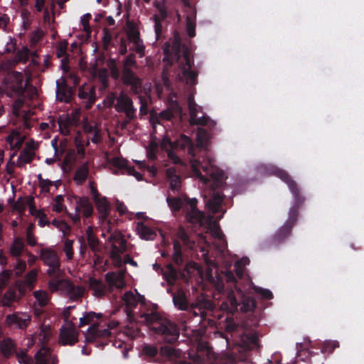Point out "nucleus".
I'll use <instances>...</instances> for the list:
<instances>
[{"label":"nucleus","instance_id":"obj_1","mask_svg":"<svg viewBox=\"0 0 364 364\" xmlns=\"http://www.w3.org/2000/svg\"><path fill=\"white\" fill-rule=\"evenodd\" d=\"M122 300L125 304V311L130 323H142L147 326L155 334L160 335L164 342L174 343L179 337V329L176 323L163 318L156 311H134L139 304L140 308L146 305L144 296L136 297L131 291L124 293Z\"/></svg>","mask_w":364,"mask_h":364},{"label":"nucleus","instance_id":"obj_2","mask_svg":"<svg viewBox=\"0 0 364 364\" xmlns=\"http://www.w3.org/2000/svg\"><path fill=\"white\" fill-rule=\"evenodd\" d=\"M192 171L193 174L202 181L205 184H209L211 191V197L207 201L206 205L213 214L222 213L223 215L226 210L222 208L224 195L218 191L223 188L227 177L223 171L212 164L210 161L201 162L198 159L192 161ZM223 217L221 215L219 219Z\"/></svg>","mask_w":364,"mask_h":364},{"label":"nucleus","instance_id":"obj_3","mask_svg":"<svg viewBox=\"0 0 364 364\" xmlns=\"http://www.w3.org/2000/svg\"><path fill=\"white\" fill-rule=\"evenodd\" d=\"M269 170L272 174L277 176L287 184L294 198V204L289 210L288 220L273 236L274 242L280 243L291 235L292 228L297 221L299 208L304 203L305 198L301 195L298 184L287 171L275 166L271 167Z\"/></svg>","mask_w":364,"mask_h":364},{"label":"nucleus","instance_id":"obj_4","mask_svg":"<svg viewBox=\"0 0 364 364\" xmlns=\"http://www.w3.org/2000/svg\"><path fill=\"white\" fill-rule=\"evenodd\" d=\"M102 314L94 311L85 312L82 317L80 318L79 328L86 325H90L85 333V341L94 343L100 338H108L111 336V328H114L117 323H109L99 321Z\"/></svg>","mask_w":364,"mask_h":364},{"label":"nucleus","instance_id":"obj_5","mask_svg":"<svg viewBox=\"0 0 364 364\" xmlns=\"http://www.w3.org/2000/svg\"><path fill=\"white\" fill-rule=\"evenodd\" d=\"M173 303L174 306L181 311H187L193 316H200V322L205 321L208 315L207 311H212L213 303L203 296H198L196 301L189 304L186 293L178 290L176 293L172 292Z\"/></svg>","mask_w":364,"mask_h":364},{"label":"nucleus","instance_id":"obj_6","mask_svg":"<svg viewBox=\"0 0 364 364\" xmlns=\"http://www.w3.org/2000/svg\"><path fill=\"white\" fill-rule=\"evenodd\" d=\"M259 347V334L255 331L244 333L241 336V345L227 353V359L232 364L246 363L250 350Z\"/></svg>","mask_w":364,"mask_h":364},{"label":"nucleus","instance_id":"obj_7","mask_svg":"<svg viewBox=\"0 0 364 364\" xmlns=\"http://www.w3.org/2000/svg\"><path fill=\"white\" fill-rule=\"evenodd\" d=\"M175 57L178 63V77L179 80L185 82L187 85H195L197 83L198 73L192 70L193 59L190 50L187 47H184L182 55H181L178 48L175 53Z\"/></svg>","mask_w":364,"mask_h":364},{"label":"nucleus","instance_id":"obj_8","mask_svg":"<svg viewBox=\"0 0 364 364\" xmlns=\"http://www.w3.org/2000/svg\"><path fill=\"white\" fill-rule=\"evenodd\" d=\"M238 294L239 299L232 291H230L227 301L223 303L222 306H226L231 313L238 310L242 312L253 311L257 306L256 301L250 296H245L240 290Z\"/></svg>","mask_w":364,"mask_h":364},{"label":"nucleus","instance_id":"obj_9","mask_svg":"<svg viewBox=\"0 0 364 364\" xmlns=\"http://www.w3.org/2000/svg\"><path fill=\"white\" fill-rule=\"evenodd\" d=\"M0 353L5 358H10L16 356L21 364H31L33 359L28 356L26 350H18L16 343L11 338H4L0 341Z\"/></svg>","mask_w":364,"mask_h":364},{"label":"nucleus","instance_id":"obj_10","mask_svg":"<svg viewBox=\"0 0 364 364\" xmlns=\"http://www.w3.org/2000/svg\"><path fill=\"white\" fill-rule=\"evenodd\" d=\"M187 104L190 115L189 122L191 125L208 126L210 129L215 127L216 122L208 115L198 116L199 112H202V107L196 103L193 94L188 95Z\"/></svg>","mask_w":364,"mask_h":364},{"label":"nucleus","instance_id":"obj_11","mask_svg":"<svg viewBox=\"0 0 364 364\" xmlns=\"http://www.w3.org/2000/svg\"><path fill=\"white\" fill-rule=\"evenodd\" d=\"M108 240L111 243L109 257L117 267H121L122 266L121 255L124 253L127 250V240L124 238V235L120 232L111 234Z\"/></svg>","mask_w":364,"mask_h":364},{"label":"nucleus","instance_id":"obj_12","mask_svg":"<svg viewBox=\"0 0 364 364\" xmlns=\"http://www.w3.org/2000/svg\"><path fill=\"white\" fill-rule=\"evenodd\" d=\"M48 285L51 290H58L59 289L64 290L73 301L80 299L83 296L85 291L82 287L75 286L67 279H52L49 281Z\"/></svg>","mask_w":364,"mask_h":364},{"label":"nucleus","instance_id":"obj_13","mask_svg":"<svg viewBox=\"0 0 364 364\" xmlns=\"http://www.w3.org/2000/svg\"><path fill=\"white\" fill-rule=\"evenodd\" d=\"M161 146L162 149L168 151L169 149L185 150L188 149V153L191 156H195V148L192 140L185 134L181 136L174 141H172L170 138L164 137Z\"/></svg>","mask_w":364,"mask_h":364},{"label":"nucleus","instance_id":"obj_14","mask_svg":"<svg viewBox=\"0 0 364 364\" xmlns=\"http://www.w3.org/2000/svg\"><path fill=\"white\" fill-rule=\"evenodd\" d=\"M121 82L124 85L130 87V91L133 94L139 95L142 92V80L132 68H122Z\"/></svg>","mask_w":364,"mask_h":364},{"label":"nucleus","instance_id":"obj_15","mask_svg":"<svg viewBox=\"0 0 364 364\" xmlns=\"http://www.w3.org/2000/svg\"><path fill=\"white\" fill-rule=\"evenodd\" d=\"M40 259L49 267L47 274L49 277L56 275L60 270V261L57 252L51 249L45 248L41 250Z\"/></svg>","mask_w":364,"mask_h":364},{"label":"nucleus","instance_id":"obj_16","mask_svg":"<svg viewBox=\"0 0 364 364\" xmlns=\"http://www.w3.org/2000/svg\"><path fill=\"white\" fill-rule=\"evenodd\" d=\"M115 109L118 112H124L126 117L133 120L136 117V109L133 105V101L126 93L121 92L117 97Z\"/></svg>","mask_w":364,"mask_h":364},{"label":"nucleus","instance_id":"obj_17","mask_svg":"<svg viewBox=\"0 0 364 364\" xmlns=\"http://www.w3.org/2000/svg\"><path fill=\"white\" fill-rule=\"evenodd\" d=\"M79 332L74 321L63 325L60 329L59 342L63 346H73L78 341Z\"/></svg>","mask_w":364,"mask_h":364},{"label":"nucleus","instance_id":"obj_18","mask_svg":"<svg viewBox=\"0 0 364 364\" xmlns=\"http://www.w3.org/2000/svg\"><path fill=\"white\" fill-rule=\"evenodd\" d=\"M6 89L9 96L23 97L26 92L23 76L18 73L6 79Z\"/></svg>","mask_w":364,"mask_h":364},{"label":"nucleus","instance_id":"obj_19","mask_svg":"<svg viewBox=\"0 0 364 364\" xmlns=\"http://www.w3.org/2000/svg\"><path fill=\"white\" fill-rule=\"evenodd\" d=\"M31 316L26 313L14 312L6 316V324L12 328L26 329L31 323Z\"/></svg>","mask_w":364,"mask_h":364},{"label":"nucleus","instance_id":"obj_20","mask_svg":"<svg viewBox=\"0 0 364 364\" xmlns=\"http://www.w3.org/2000/svg\"><path fill=\"white\" fill-rule=\"evenodd\" d=\"M197 200H188L186 204V219L189 223L203 226L205 223V215L197 208Z\"/></svg>","mask_w":364,"mask_h":364},{"label":"nucleus","instance_id":"obj_21","mask_svg":"<svg viewBox=\"0 0 364 364\" xmlns=\"http://www.w3.org/2000/svg\"><path fill=\"white\" fill-rule=\"evenodd\" d=\"M183 3L185 9L184 11L186 15V32L190 38H193L196 36V9L191 5L189 0H181Z\"/></svg>","mask_w":364,"mask_h":364},{"label":"nucleus","instance_id":"obj_22","mask_svg":"<svg viewBox=\"0 0 364 364\" xmlns=\"http://www.w3.org/2000/svg\"><path fill=\"white\" fill-rule=\"evenodd\" d=\"M77 96L82 100V106L89 109L96 100L95 89L90 85H84L79 88Z\"/></svg>","mask_w":364,"mask_h":364},{"label":"nucleus","instance_id":"obj_23","mask_svg":"<svg viewBox=\"0 0 364 364\" xmlns=\"http://www.w3.org/2000/svg\"><path fill=\"white\" fill-rule=\"evenodd\" d=\"M56 100L60 102H70L72 100L73 90L64 77L56 81Z\"/></svg>","mask_w":364,"mask_h":364},{"label":"nucleus","instance_id":"obj_24","mask_svg":"<svg viewBox=\"0 0 364 364\" xmlns=\"http://www.w3.org/2000/svg\"><path fill=\"white\" fill-rule=\"evenodd\" d=\"M109 163L122 171V173L126 172L128 175L134 176L138 181L143 179L142 175L136 171L134 166H129L127 160L122 157H113L109 160Z\"/></svg>","mask_w":364,"mask_h":364},{"label":"nucleus","instance_id":"obj_25","mask_svg":"<svg viewBox=\"0 0 364 364\" xmlns=\"http://www.w3.org/2000/svg\"><path fill=\"white\" fill-rule=\"evenodd\" d=\"M68 200L72 201L75 200L77 205L75 208L76 213L82 210L83 216L90 218L93 213V206L87 197H77L76 196H68Z\"/></svg>","mask_w":364,"mask_h":364},{"label":"nucleus","instance_id":"obj_26","mask_svg":"<svg viewBox=\"0 0 364 364\" xmlns=\"http://www.w3.org/2000/svg\"><path fill=\"white\" fill-rule=\"evenodd\" d=\"M153 269L156 272H160L169 285H173L178 279V272L171 263L166 264V270L158 263L153 264Z\"/></svg>","mask_w":364,"mask_h":364},{"label":"nucleus","instance_id":"obj_27","mask_svg":"<svg viewBox=\"0 0 364 364\" xmlns=\"http://www.w3.org/2000/svg\"><path fill=\"white\" fill-rule=\"evenodd\" d=\"M124 277V275L123 272H107L105 274V279L110 291H112L114 287L117 289L124 288L125 286Z\"/></svg>","mask_w":364,"mask_h":364},{"label":"nucleus","instance_id":"obj_28","mask_svg":"<svg viewBox=\"0 0 364 364\" xmlns=\"http://www.w3.org/2000/svg\"><path fill=\"white\" fill-rule=\"evenodd\" d=\"M89 287L93 291V295L97 297H102L107 291V285L102 280L94 277L90 278Z\"/></svg>","mask_w":364,"mask_h":364},{"label":"nucleus","instance_id":"obj_29","mask_svg":"<svg viewBox=\"0 0 364 364\" xmlns=\"http://www.w3.org/2000/svg\"><path fill=\"white\" fill-rule=\"evenodd\" d=\"M173 252L172 254V261L178 267H182L184 263V256L182 252V246L178 240L173 241Z\"/></svg>","mask_w":364,"mask_h":364},{"label":"nucleus","instance_id":"obj_30","mask_svg":"<svg viewBox=\"0 0 364 364\" xmlns=\"http://www.w3.org/2000/svg\"><path fill=\"white\" fill-rule=\"evenodd\" d=\"M102 220H106L109 214V204L106 197L94 200Z\"/></svg>","mask_w":364,"mask_h":364},{"label":"nucleus","instance_id":"obj_31","mask_svg":"<svg viewBox=\"0 0 364 364\" xmlns=\"http://www.w3.org/2000/svg\"><path fill=\"white\" fill-rule=\"evenodd\" d=\"M89 175V168L87 163L81 165L75 171L73 180L77 185L83 184Z\"/></svg>","mask_w":364,"mask_h":364},{"label":"nucleus","instance_id":"obj_32","mask_svg":"<svg viewBox=\"0 0 364 364\" xmlns=\"http://www.w3.org/2000/svg\"><path fill=\"white\" fill-rule=\"evenodd\" d=\"M137 230L141 238L146 240H152L156 236V232L142 222L137 224Z\"/></svg>","mask_w":364,"mask_h":364},{"label":"nucleus","instance_id":"obj_33","mask_svg":"<svg viewBox=\"0 0 364 364\" xmlns=\"http://www.w3.org/2000/svg\"><path fill=\"white\" fill-rule=\"evenodd\" d=\"M210 134L203 128H199L196 134L197 146L200 148L207 149L208 146Z\"/></svg>","mask_w":364,"mask_h":364},{"label":"nucleus","instance_id":"obj_34","mask_svg":"<svg viewBox=\"0 0 364 364\" xmlns=\"http://www.w3.org/2000/svg\"><path fill=\"white\" fill-rule=\"evenodd\" d=\"M25 248L23 240L21 237L15 238L10 247V252L12 256L18 257L21 255Z\"/></svg>","mask_w":364,"mask_h":364},{"label":"nucleus","instance_id":"obj_35","mask_svg":"<svg viewBox=\"0 0 364 364\" xmlns=\"http://www.w3.org/2000/svg\"><path fill=\"white\" fill-rule=\"evenodd\" d=\"M33 296L36 299V304L41 307L46 306L50 302V296L46 291L37 290L33 292Z\"/></svg>","mask_w":364,"mask_h":364},{"label":"nucleus","instance_id":"obj_36","mask_svg":"<svg viewBox=\"0 0 364 364\" xmlns=\"http://www.w3.org/2000/svg\"><path fill=\"white\" fill-rule=\"evenodd\" d=\"M177 240L181 242H183V245L186 246L187 247L192 248V247L194 245L195 242L191 241L189 235L186 232L184 228L182 226H180L178 229V231L176 232Z\"/></svg>","mask_w":364,"mask_h":364},{"label":"nucleus","instance_id":"obj_37","mask_svg":"<svg viewBox=\"0 0 364 364\" xmlns=\"http://www.w3.org/2000/svg\"><path fill=\"white\" fill-rule=\"evenodd\" d=\"M154 6L157 9L159 14H156L159 20L164 21L168 16V8L166 4L165 0L155 1Z\"/></svg>","mask_w":364,"mask_h":364},{"label":"nucleus","instance_id":"obj_38","mask_svg":"<svg viewBox=\"0 0 364 364\" xmlns=\"http://www.w3.org/2000/svg\"><path fill=\"white\" fill-rule=\"evenodd\" d=\"M37 275L38 270L36 269H33L28 272L23 279L24 284L31 289H33L35 283L36 282Z\"/></svg>","mask_w":364,"mask_h":364},{"label":"nucleus","instance_id":"obj_39","mask_svg":"<svg viewBox=\"0 0 364 364\" xmlns=\"http://www.w3.org/2000/svg\"><path fill=\"white\" fill-rule=\"evenodd\" d=\"M207 223L208 224L209 229L212 235L220 240H223L225 236L222 232L218 224L213 222L212 218H208Z\"/></svg>","mask_w":364,"mask_h":364},{"label":"nucleus","instance_id":"obj_40","mask_svg":"<svg viewBox=\"0 0 364 364\" xmlns=\"http://www.w3.org/2000/svg\"><path fill=\"white\" fill-rule=\"evenodd\" d=\"M142 353L148 360L151 361L158 355V348L154 345L146 344L142 348Z\"/></svg>","mask_w":364,"mask_h":364},{"label":"nucleus","instance_id":"obj_41","mask_svg":"<svg viewBox=\"0 0 364 364\" xmlns=\"http://www.w3.org/2000/svg\"><path fill=\"white\" fill-rule=\"evenodd\" d=\"M166 201L169 208L173 211H179L183 205V201L181 198L178 197L168 196L166 198Z\"/></svg>","mask_w":364,"mask_h":364},{"label":"nucleus","instance_id":"obj_42","mask_svg":"<svg viewBox=\"0 0 364 364\" xmlns=\"http://www.w3.org/2000/svg\"><path fill=\"white\" fill-rule=\"evenodd\" d=\"M57 122L60 133L65 136L69 135L70 132V119L68 118L63 119L60 116Z\"/></svg>","mask_w":364,"mask_h":364},{"label":"nucleus","instance_id":"obj_43","mask_svg":"<svg viewBox=\"0 0 364 364\" xmlns=\"http://www.w3.org/2000/svg\"><path fill=\"white\" fill-rule=\"evenodd\" d=\"M35 229V225L31 223L26 228V242L27 244L31 247H34L37 245L36 238L33 233Z\"/></svg>","mask_w":364,"mask_h":364},{"label":"nucleus","instance_id":"obj_44","mask_svg":"<svg viewBox=\"0 0 364 364\" xmlns=\"http://www.w3.org/2000/svg\"><path fill=\"white\" fill-rule=\"evenodd\" d=\"M63 202L64 198L62 195L56 196L52 207L53 210L57 213H61L64 209H65V207L63 205Z\"/></svg>","mask_w":364,"mask_h":364},{"label":"nucleus","instance_id":"obj_45","mask_svg":"<svg viewBox=\"0 0 364 364\" xmlns=\"http://www.w3.org/2000/svg\"><path fill=\"white\" fill-rule=\"evenodd\" d=\"M252 289L255 293L260 294L263 299L271 300L273 298L272 292L267 289L257 286H254Z\"/></svg>","mask_w":364,"mask_h":364},{"label":"nucleus","instance_id":"obj_46","mask_svg":"<svg viewBox=\"0 0 364 364\" xmlns=\"http://www.w3.org/2000/svg\"><path fill=\"white\" fill-rule=\"evenodd\" d=\"M34 157V153L28 149H23L18 156V160L24 164H30Z\"/></svg>","mask_w":364,"mask_h":364},{"label":"nucleus","instance_id":"obj_47","mask_svg":"<svg viewBox=\"0 0 364 364\" xmlns=\"http://www.w3.org/2000/svg\"><path fill=\"white\" fill-rule=\"evenodd\" d=\"M127 37L129 41L133 43L142 41L140 38L139 31L134 27L129 28L127 31Z\"/></svg>","mask_w":364,"mask_h":364},{"label":"nucleus","instance_id":"obj_48","mask_svg":"<svg viewBox=\"0 0 364 364\" xmlns=\"http://www.w3.org/2000/svg\"><path fill=\"white\" fill-rule=\"evenodd\" d=\"M73 245V240L68 239L65 241L63 251L65 252L68 259H72L73 258L74 251Z\"/></svg>","mask_w":364,"mask_h":364},{"label":"nucleus","instance_id":"obj_49","mask_svg":"<svg viewBox=\"0 0 364 364\" xmlns=\"http://www.w3.org/2000/svg\"><path fill=\"white\" fill-rule=\"evenodd\" d=\"M339 346V344L337 341H326L323 343L321 351L323 353H331L336 348Z\"/></svg>","mask_w":364,"mask_h":364},{"label":"nucleus","instance_id":"obj_50","mask_svg":"<svg viewBox=\"0 0 364 364\" xmlns=\"http://www.w3.org/2000/svg\"><path fill=\"white\" fill-rule=\"evenodd\" d=\"M158 151V144L154 141H151L147 148V156L151 160H154L156 158V152Z\"/></svg>","mask_w":364,"mask_h":364},{"label":"nucleus","instance_id":"obj_51","mask_svg":"<svg viewBox=\"0 0 364 364\" xmlns=\"http://www.w3.org/2000/svg\"><path fill=\"white\" fill-rule=\"evenodd\" d=\"M87 240L88 246L92 252H101V249L99 247L100 240L95 235L93 237H90V238H88Z\"/></svg>","mask_w":364,"mask_h":364},{"label":"nucleus","instance_id":"obj_52","mask_svg":"<svg viewBox=\"0 0 364 364\" xmlns=\"http://www.w3.org/2000/svg\"><path fill=\"white\" fill-rule=\"evenodd\" d=\"M135 54L134 53H130L129 54L126 58L124 59V62H123V68H136L137 67V63H136V61L135 60Z\"/></svg>","mask_w":364,"mask_h":364},{"label":"nucleus","instance_id":"obj_53","mask_svg":"<svg viewBox=\"0 0 364 364\" xmlns=\"http://www.w3.org/2000/svg\"><path fill=\"white\" fill-rule=\"evenodd\" d=\"M176 350L175 349L168 346H164L161 347L160 354L163 357L171 358L175 355Z\"/></svg>","mask_w":364,"mask_h":364},{"label":"nucleus","instance_id":"obj_54","mask_svg":"<svg viewBox=\"0 0 364 364\" xmlns=\"http://www.w3.org/2000/svg\"><path fill=\"white\" fill-rule=\"evenodd\" d=\"M109 67L110 69V73H111L112 77L114 80H118V79L121 80V73H120L119 70L118 69L117 64L114 60H112L109 62Z\"/></svg>","mask_w":364,"mask_h":364},{"label":"nucleus","instance_id":"obj_55","mask_svg":"<svg viewBox=\"0 0 364 364\" xmlns=\"http://www.w3.org/2000/svg\"><path fill=\"white\" fill-rule=\"evenodd\" d=\"M26 269V263L25 261L18 259L15 267L14 273L16 277H21Z\"/></svg>","mask_w":364,"mask_h":364},{"label":"nucleus","instance_id":"obj_56","mask_svg":"<svg viewBox=\"0 0 364 364\" xmlns=\"http://www.w3.org/2000/svg\"><path fill=\"white\" fill-rule=\"evenodd\" d=\"M26 205H28L29 212L31 215L36 216L40 210L36 209L34 198L33 196H29L27 197Z\"/></svg>","mask_w":364,"mask_h":364},{"label":"nucleus","instance_id":"obj_57","mask_svg":"<svg viewBox=\"0 0 364 364\" xmlns=\"http://www.w3.org/2000/svg\"><path fill=\"white\" fill-rule=\"evenodd\" d=\"M152 18L154 21V31L156 36V39L160 38V36L162 33V24L161 22L163 21L159 20V17L156 15H154Z\"/></svg>","mask_w":364,"mask_h":364},{"label":"nucleus","instance_id":"obj_58","mask_svg":"<svg viewBox=\"0 0 364 364\" xmlns=\"http://www.w3.org/2000/svg\"><path fill=\"white\" fill-rule=\"evenodd\" d=\"M130 50L136 51L139 54V58H142L145 55V46L142 41L134 43V46Z\"/></svg>","mask_w":364,"mask_h":364},{"label":"nucleus","instance_id":"obj_59","mask_svg":"<svg viewBox=\"0 0 364 364\" xmlns=\"http://www.w3.org/2000/svg\"><path fill=\"white\" fill-rule=\"evenodd\" d=\"M36 360L37 364H48L49 361L48 353H42L41 351H38L36 354Z\"/></svg>","mask_w":364,"mask_h":364},{"label":"nucleus","instance_id":"obj_60","mask_svg":"<svg viewBox=\"0 0 364 364\" xmlns=\"http://www.w3.org/2000/svg\"><path fill=\"white\" fill-rule=\"evenodd\" d=\"M168 108L171 109L174 117L176 115H182V108L176 100L172 101Z\"/></svg>","mask_w":364,"mask_h":364},{"label":"nucleus","instance_id":"obj_61","mask_svg":"<svg viewBox=\"0 0 364 364\" xmlns=\"http://www.w3.org/2000/svg\"><path fill=\"white\" fill-rule=\"evenodd\" d=\"M139 102H140V108L139 113L141 115H146L148 113V102L146 97L144 96H139Z\"/></svg>","mask_w":364,"mask_h":364},{"label":"nucleus","instance_id":"obj_62","mask_svg":"<svg viewBox=\"0 0 364 364\" xmlns=\"http://www.w3.org/2000/svg\"><path fill=\"white\" fill-rule=\"evenodd\" d=\"M36 217L38 218V225L41 227H44L46 225H48L50 222L47 220V215L45 214L43 210H39L38 214H36Z\"/></svg>","mask_w":364,"mask_h":364},{"label":"nucleus","instance_id":"obj_63","mask_svg":"<svg viewBox=\"0 0 364 364\" xmlns=\"http://www.w3.org/2000/svg\"><path fill=\"white\" fill-rule=\"evenodd\" d=\"M56 56L59 58H63L65 56H68L69 55L67 53V43L60 44L56 50Z\"/></svg>","mask_w":364,"mask_h":364},{"label":"nucleus","instance_id":"obj_64","mask_svg":"<svg viewBox=\"0 0 364 364\" xmlns=\"http://www.w3.org/2000/svg\"><path fill=\"white\" fill-rule=\"evenodd\" d=\"M159 117L161 119L169 121L171 120L174 116L171 109L167 108L166 109L163 110L159 113Z\"/></svg>","mask_w":364,"mask_h":364}]
</instances>
